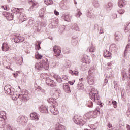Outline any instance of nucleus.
<instances>
[{
  "label": "nucleus",
  "instance_id": "obj_1",
  "mask_svg": "<svg viewBox=\"0 0 130 130\" xmlns=\"http://www.w3.org/2000/svg\"><path fill=\"white\" fill-rule=\"evenodd\" d=\"M89 97L92 100H93L94 102L99 100V95H98V91L95 88H92L89 92Z\"/></svg>",
  "mask_w": 130,
  "mask_h": 130
},
{
  "label": "nucleus",
  "instance_id": "obj_2",
  "mask_svg": "<svg viewBox=\"0 0 130 130\" xmlns=\"http://www.w3.org/2000/svg\"><path fill=\"white\" fill-rule=\"evenodd\" d=\"M74 119L75 123L78 124V125L82 126L86 123V122L82 119V117H81L80 115H76L74 116Z\"/></svg>",
  "mask_w": 130,
  "mask_h": 130
},
{
  "label": "nucleus",
  "instance_id": "obj_3",
  "mask_svg": "<svg viewBox=\"0 0 130 130\" xmlns=\"http://www.w3.org/2000/svg\"><path fill=\"white\" fill-rule=\"evenodd\" d=\"M54 56H59L61 53V48L58 46H54L53 47Z\"/></svg>",
  "mask_w": 130,
  "mask_h": 130
},
{
  "label": "nucleus",
  "instance_id": "obj_4",
  "mask_svg": "<svg viewBox=\"0 0 130 130\" xmlns=\"http://www.w3.org/2000/svg\"><path fill=\"white\" fill-rule=\"evenodd\" d=\"M4 91L6 94L12 95V86L10 85H6L4 87Z\"/></svg>",
  "mask_w": 130,
  "mask_h": 130
},
{
  "label": "nucleus",
  "instance_id": "obj_5",
  "mask_svg": "<svg viewBox=\"0 0 130 130\" xmlns=\"http://www.w3.org/2000/svg\"><path fill=\"white\" fill-rule=\"evenodd\" d=\"M42 69L43 70H48L49 69V63L48 61H42Z\"/></svg>",
  "mask_w": 130,
  "mask_h": 130
},
{
  "label": "nucleus",
  "instance_id": "obj_6",
  "mask_svg": "<svg viewBox=\"0 0 130 130\" xmlns=\"http://www.w3.org/2000/svg\"><path fill=\"white\" fill-rule=\"evenodd\" d=\"M5 16L8 21H13L14 20V16L8 12H5Z\"/></svg>",
  "mask_w": 130,
  "mask_h": 130
},
{
  "label": "nucleus",
  "instance_id": "obj_7",
  "mask_svg": "<svg viewBox=\"0 0 130 130\" xmlns=\"http://www.w3.org/2000/svg\"><path fill=\"white\" fill-rule=\"evenodd\" d=\"M50 111L53 114H54V115H57V114H58V110L53 106L50 107Z\"/></svg>",
  "mask_w": 130,
  "mask_h": 130
},
{
  "label": "nucleus",
  "instance_id": "obj_8",
  "mask_svg": "<svg viewBox=\"0 0 130 130\" xmlns=\"http://www.w3.org/2000/svg\"><path fill=\"white\" fill-rule=\"evenodd\" d=\"M81 61L84 63H87L89 64V63H90V59H89V57L88 56L84 55L81 59Z\"/></svg>",
  "mask_w": 130,
  "mask_h": 130
},
{
  "label": "nucleus",
  "instance_id": "obj_9",
  "mask_svg": "<svg viewBox=\"0 0 130 130\" xmlns=\"http://www.w3.org/2000/svg\"><path fill=\"white\" fill-rule=\"evenodd\" d=\"M10 49V46L7 43H3L2 45L3 51H8Z\"/></svg>",
  "mask_w": 130,
  "mask_h": 130
},
{
  "label": "nucleus",
  "instance_id": "obj_10",
  "mask_svg": "<svg viewBox=\"0 0 130 130\" xmlns=\"http://www.w3.org/2000/svg\"><path fill=\"white\" fill-rule=\"evenodd\" d=\"M40 111L42 113H47L48 112V110L47 108L43 105H42L40 107Z\"/></svg>",
  "mask_w": 130,
  "mask_h": 130
},
{
  "label": "nucleus",
  "instance_id": "obj_11",
  "mask_svg": "<svg viewBox=\"0 0 130 130\" xmlns=\"http://www.w3.org/2000/svg\"><path fill=\"white\" fill-rule=\"evenodd\" d=\"M63 87L66 93H71V90L70 89V86H69V84L67 83H64Z\"/></svg>",
  "mask_w": 130,
  "mask_h": 130
},
{
  "label": "nucleus",
  "instance_id": "obj_12",
  "mask_svg": "<svg viewBox=\"0 0 130 130\" xmlns=\"http://www.w3.org/2000/svg\"><path fill=\"white\" fill-rule=\"evenodd\" d=\"M104 56L106 58H110L111 57V53L107 50H106L104 52Z\"/></svg>",
  "mask_w": 130,
  "mask_h": 130
},
{
  "label": "nucleus",
  "instance_id": "obj_13",
  "mask_svg": "<svg viewBox=\"0 0 130 130\" xmlns=\"http://www.w3.org/2000/svg\"><path fill=\"white\" fill-rule=\"evenodd\" d=\"M30 117L32 120H38V119H39L38 115H37V113H32L30 114Z\"/></svg>",
  "mask_w": 130,
  "mask_h": 130
},
{
  "label": "nucleus",
  "instance_id": "obj_14",
  "mask_svg": "<svg viewBox=\"0 0 130 130\" xmlns=\"http://www.w3.org/2000/svg\"><path fill=\"white\" fill-rule=\"evenodd\" d=\"M92 114H93V112L90 111L89 112L86 113L84 115V117H87V118H93V116Z\"/></svg>",
  "mask_w": 130,
  "mask_h": 130
},
{
  "label": "nucleus",
  "instance_id": "obj_15",
  "mask_svg": "<svg viewBox=\"0 0 130 130\" xmlns=\"http://www.w3.org/2000/svg\"><path fill=\"white\" fill-rule=\"evenodd\" d=\"M35 68L36 69H37V70H39V71L42 70V62L37 63L35 65Z\"/></svg>",
  "mask_w": 130,
  "mask_h": 130
},
{
  "label": "nucleus",
  "instance_id": "obj_16",
  "mask_svg": "<svg viewBox=\"0 0 130 130\" xmlns=\"http://www.w3.org/2000/svg\"><path fill=\"white\" fill-rule=\"evenodd\" d=\"M40 44H41V42H40V41L36 42L35 49L36 50H39V49H41V47H40Z\"/></svg>",
  "mask_w": 130,
  "mask_h": 130
},
{
  "label": "nucleus",
  "instance_id": "obj_17",
  "mask_svg": "<svg viewBox=\"0 0 130 130\" xmlns=\"http://www.w3.org/2000/svg\"><path fill=\"white\" fill-rule=\"evenodd\" d=\"M18 98H19V99H21V101H23L24 102L27 101V97H26V95H25L19 94L18 95Z\"/></svg>",
  "mask_w": 130,
  "mask_h": 130
},
{
  "label": "nucleus",
  "instance_id": "obj_18",
  "mask_svg": "<svg viewBox=\"0 0 130 130\" xmlns=\"http://www.w3.org/2000/svg\"><path fill=\"white\" fill-rule=\"evenodd\" d=\"M64 20L67 22H71V20H72V17L69 14L66 15L64 17Z\"/></svg>",
  "mask_w": 130,
  "mask_h": 130
},
{
  "label": "nucleus",
  "instance_id": "obj_19",
  "mask_svg": "<svg viewBox=\"0 0 130 130\" xmlns=\"http://www.w3.org/2000/svg\"><path fill=\"white\" fill-rule=\"evenodd\" d=\"M13 13H16V14H18L20 13L21 11H24V9L23 8H13Z\"/></svg>",
  "mask_w": 130,
  "mask_h": 130
},
{
  "label": "nucleus",
  "instance_id": "obj_20",
  "mask_svg": "<svg viewBox=\"0 0 130 130\" xmlns=\"http://www.w3.org/2000/svg\"><path fill=\"white\" fill-rule=\"evenodd\" d=\"M35 56L36 59H41V58L43 57V56L40 54L38 52H36Z\"/></svg>",
  "mask_w": 130,
  "mask_h": 130
},
{
  "label": "nucleus",
  "instance_id": "obj_21",
  "mask_svg": "<svg viewBox=\"0 0 130 130\" xmlns=\"http://www.w3.org/2000/svg\"><path fill=\"white\" fill-rule=\"evenodd\" d=\"M44 2L47 6H49V5H52L53 4L52 0H44Z\"/></svg>",
  "mask_w": 130,
  "mask_h": 130
},
{
  "label": "nucleus",
  "instance_id": "obj_22",
  "mask_svg": "<svg viewBox=\"0 0 130 130\" xmlns=\"http://www.w3.org/2000/svg\"><path fill=\"white\" fill-rule=\"evenodd\" d=\"M46 84L50 87H55V86H56V84L54 82H47Z\"/></svg>",
  "mask_w": 130,
  "mask_h": 130
},
{
  "label": "nucleus",
  "instance_id": "obj_23",
  "mask_svg": "<svg viewBox=\"0 0 130 130\" xmlns=\"http://www.w3.org/2000/svg\"><path fill=\"white\" fill-rule=\"evenodd\" d=\"M118 5L120 8H122L123 5H124V2H123V0H119Z\"/></svg>",
  "mask_w": 130,
  "mask_h": 130
},
{
  "label": "nucleus",
  "instance_id": "obj_24",
  "mask_svg": "<svg viewBox=\"0 0 130 130\" xmlns=\"http://www.w3.org/2000/svg\"><path fill=\"white\" fill-rule=\"evenodd\" d=\"M23 46L24 48H29L30 47V44L27 42H24L23 43Z\"/></svg>",
  "mask_w": 130,
  "mask_h": 130
},
{
  "label": "nucleus",
  "instance_id": "obj_25",
  "mask_svg": "<svg viewBox=\"0 0 130 130\" xmlns=\"http://www.w3.org/2000/svg\"><path fill=\"white\" fill-rule=\"evenodd\" d=\"M69 73L71 75H74L75 76H79V72L77 71H73L72 70H70Z\"/></svg>",
  "mask_w": 130,
  "mask_h": 130
},
{
  "label": "nucleus",
  "instance_id": "obj_26",
  "mask_svg": "<svg viewBox=\"0 0 130 130\" xmlns=\"http://www.w3.org/2000/svg\"><path fill=\"white\" fill-rule=\"evenodd\" d=\"M48 102L50 104H53L54 103H56V101H55L53 98H49L48 99Z\"/></svg>",
  "mask_w": 130,
  "mask_h": 130
},
{
  "label": "nucleus",
  "instance_id": "obj_27",
  "mask_svg": "<svg viewBox=\"0 0 130 130\" xmlns=\"http://www.w3.org/2000/svg\"><path fill=\"white\" fill-rule=\"evenodd\" d=\"M98 113H99V111L95 110L92 112V118H95V117H97V116L98 115Z\"/></svg>",
  "mask_w": 130,
  "mask_h": 130
},
{
  "label": "nucleus",
  "instance_id": "obj_28",
  "mask_svg": "<svg viewBox=\"0 0 130 130\" xmlns=\"http://www.w3.org/2000/svg\"><path fill=\"white\" fill-rule=\"evenodd\" d=\"M6 112L5 111H1L0 112V117H2V118H6Z\"/></svg>",
  "mask_w": 130,
  "mask_h": 130
},
{
  "label": "nucleus",
  "instance_id": "obj_29",
  "mask_svg": "<svg viewBox=\"0 0 130 130\" xmlns=\"http://www.w3.org/2000/svg\"><path fill=\"white\" fill-rule=\"evenodd\" d=\"M41 78L42 79H46L47 78V73H42L40 75Z\"/></svg>",
  "mask_w": 130,
  "mask_h": 130
},
{
  "label": "nucleus",
  "instance_id": "obj_30",
  "mask_svg": "<svg viewBox=\"0 0 130 130\" xmlns=\"http://www.w3.org/2000/svg\"><path fill=\"white\" fill-rule=\"evenodd\" d=\"M56 130H64V127H63V126L59 125L56 127Z\"/></svg>",
  "mask_w": 130,
  "mask_h": 130
},
{
  "label": "nucleus",
  "instance_id": "obj_31",
  "mask_svg": "<svg viewBox=\"0 0 130 130\" xmlns=\"http://www.w3.org/2000/svg\"><path fill=\"white\" fill-rule=\"evenodd\" d=\"M1 8H2V9H4V10H5V11H9L10 9V8H9V6L8 5L2 6H1Z\"/></svg>",
  "mask_w": 130,
  "mask_h": 130
},
{
  "label": "nucleus",
  "instance_id": "obj_32",
  "mask_svg": "<svg viewBox=\"0 0 130 130\" xmlns=\"http://www.w3.org/2000/svg\"><path fill=\"white\" fill-rule=\"evenodd\" d=\"M129 28H130V23L128 24L127 27L124 28V31L125 33H127V32L129 31Z\"/></svg>",
  "mask_w": 130,
  "mask_h": 130
},
{
  "label": "nucleus",
  "instance_id": "obj_33",
  "mask_svg": "<svg viewBox=\"0 0 130 130\" xmlns=\"http://www.w3.org/2000/svg\"><path fill=\"white\" fill-rule=\"evenodd\" d=\"M18 40H19V42H23V41H25V38L19 36L18 37Z\"/></svg>",
  "mask_w": 130,
  "mask_h": 130
},
{
  "label": "nucleus",
  "instance_id": "obj_34",
  "mask_svg": "<svg viewBox=\"0 0 130 130\" xmlns=\"http://www.w3.org/2000/svg\"><path fill=\"white\" fill-rule=\"evenodd\" d=\"M119 14H120L121 15H122V14H124V10L122 9V8L120 9L118 11Z\"/></svg>",
  "mask_w": 130,
  "mask_h": 130
},
{
  "label": "nucleus",
  "instance_id": "obj_35",
  "mask_svg": "<svg viewBox=\"0 0 130 130\" xmlns=\"http://www.w3.org/2000/svg\"><path fill=\"white\" fill-rule=\"evenodd\" d=\"M95 50H96V48H95V47H92L90 49H89L90 52H95Z\"/></svg>",
  "mask_w": 130,
  "mask_h": 130
},
{
  "label": "nucleus",
  "instance_id": "obj_36",
  "mask_svg": "<svg viewBox=\"0 0 130 130\" xmlns=\"http://www.w3.org/2000/svg\"><path fill=\"white\" fill-rule=\"evenodd\" d=\"M87 105L88 107H93V103L92 102L89 101L87 103Z\"/></svg>",
  "mask_w": 130,
  "mask_h": 130
},
{
  "label": "nucleus",
  "instance_id": "obj_37",
  "mask_svg": "<svg viewBox=\"0 0 130 130\" xmlns=\"http://www.w3.org/2000/svg\"><path fill=\"white\" fill-rule=\"evenodd\" d=\"M78 88H82L83 87V83L81 82H79L78 84Z\"/></svg>",
  "mask_w": 130,
  "mask_h": 130
},
{
  "label": "nucleus",
  "instance_id": "obj_38",
  "mask_svg": "<svg viewBox=\"0 0 130 130\" xmlns=\"http://www.w3.org/2000/svg\"><path fill=\"white\" fill-rule=\"evenodd\" d=\"M14 42H15V43H18L20 42V40H19L18 37L14 39Z\"/></svg>",
  "mask_w": 130,
  "mask_h": 130
},
{
  "label": "nucleus",
  "instance_id": "obj_39",
  "mask_svg": "<svg viewBox=\"0 0 130 130\" xmlns=\"http://www.w3.org/2000/svg\"><path fill=\"white\" fill-rule=\"evenodd\" d=\"M30 4H32V7H35L37 5V3H34V1H29Z\"/></svg>",
  "mask_w": 130,
  "mask_h": 130
},
{
  "label": "nucleus",
  "instance_id": "obj_40",
  "mask_svg": "<svg viewBox=\"0 0 130 130\" xmlns=\"http://www.w3.org/2000/svg\"><path fill=\"white\" fill-rule=\"evenodd\" d=\"M54 14H55V15H56V16H58L59 15V12L57 11H56V10H55L54 11Z\"/></svg>",
  "mask_w": 130,
  "mask_h": 130
},
{
  "label": "nucleus",
  "instance_id": "obj_41",
  "mask_svg": "<svg viewBox=\"0 0 130 130\" xmlns=\"http://www.w3.org/2000/svg\"><path fill=\"white\" fill-rule=\"evenodd\" d=\"M81 15H82V13L81 12L79 11L76 17L77 18H79V17H80V16H81Z\"/></svg>",
  "mask_w": 130,
  "mask_h": 130
},
{
  "label": "nucleus",
  "instance_id": "obj_42",
  "mask_svg": "<svg viewBox=\"0 0 130 130\" xmlns=\"http://www.w3.org/2000/svg\"><path fill=\"white\" fill-rule=\"evenodd\" d=\"M19 61H20V62H17V63L18 64H20V65L22 64V63H23V61H22V59H19Z\"/></svg>",
  "mask_w": 130,
  "mask_h": 130
},
{
  "label": "nucleus",
  "instance_id": "obj_43",
  "mask_svg": "<svg viewBox=\"0 0 130 130\" xmlns=\"http://www.w3.org/2000/svg\"><path fill=\"white\" fill-rule=\"evenodd\" d=\"M125 75H126V73L125 72H122V78H124Z\"/></svg>",
  "mask_w": 130,
  "mask_h": 130
},
{
  "label": "nucleus",
  "instance_id": "obj_44",
  "mask_svg": "<svg viewBox=\"0 0 130 130\" xmlns=\"http://www.w3.org/2000/svg\"><path fill=\"white\" fill-rule=\"evenodd\" d=\"M13 75H14V78H17V77H18V73H13Z\"/></svg>",
  "mask_w": 130,
  "mask_h": 130
},
{
  "label": "nucleus",
  "instance_id": "obj_45",
  "mask_svg": "<svg viewBox=\"0 0 130 130\" xmlns=\"http://www.w3.org/2000/svg\"><path fill=\"white\" fill-rule=\"evenodd\" d=\"M108 127H109V128H110L111 127H112V125H111V124H108Z\"/></svg>",
  "mask_w": 130,
  "mask_h": 130
},
{
  "label": "nucleus",
  "instance_id": "obj_46",
  "mask_svg": "<svg viewBox=\"0 0 130 130\" xmlns=\"http://www.w3.org/2000/svg\"><path fill=\"white\" fill-rule=\"evenodd\" d=\"M112 104H113V105H115V104H116V101H114L112 102Z\"/></svg>",
  "mask_w": 130,
  "mask_h": 130
},
{
  "label": "nucleus",
  "instance_id": "obj_47",
  "mask_svg": "<svg viewBox=\"0 0 130 130\" xmlns=\"http://www.w3.org/2000/svg\"><path fill=\"white\" fill-rule=\"evenodd\" d=\"M126 127L127 128V130H130V126H129V125H127Z\"/></svg>",
  "mask_w": 130,
  "mask_h": 130
},
{
  "label": "nucleus",
  "instance_id": "obj_48",
  "mask_svg": "<svg viewBox=\"0 0 130 130\" xmlns=\"http://www.w3.org/2000/svg\"><path fill=\"white\" fill-rule=\"evenodd\" d=\"M40 16H41V17H43V16H44V12H43L42 14Z\"/></svg>",
  "mask_w": 130,
  "mask_h": 130
},
{
  "label": "nucleus",
  "instance_id": "obj_49",
  "mask_svg": "<svg viewBox=\"0 0 130 130\" xmlns=\"http://www.w3.org/2000/svg\"><path fill=\"white\" fill-rule=\"evenodd\" d=\"M70 83V85H74V82H69Z\"/></svg>",
  "mask_w": 130,
  "mask_h": 130
},
{
  "label": "nucleus",
  "instance_id": "obj_50",
  "mask_svg": "<svg viewBox=\"0 0 130 130\" xmlns=\"http://www.w3.org/2000/svg\"><path fill=\"white\" fill-rule=\"evenodd\" d=\"M79 81H83V78H81V80L79 79Z\"/></svg>",
  "mask_w": 130,
  "mask_h": 130
},
{
  "label": "nucleus",
  "instance_id": "obj_51",
  "mask_svg": "<svg viewBox=\"0 0 130 130\" xmlns=\"http://www.w3.org/2000/svg\"><path fill=\"white\" fill-rule=\"evenodd\" d=\"M19 89H21V87H20V86L18 87Z\"/></svg>",
  "mask_w": 130,
  "mask_h": 130
},
{
  "label": "nucleus",
  "instance_id": "obj_52",
  "mask_svg": "<svg viewBox=\"0 0 130 130\" xmlns=\"http://www.w3.org/2000/svg\"><path fill=\"white\" fill-rule=\"evenodd\" d=\"M40 13H41V10L40 11L39 14H40Z\"/></svg>",
  "mask_w": 130,
  "mask_h": 130
},
{
  "label": "nucleus",
  "instance_id": "obj_53",
  "mask_svg": "<svg viewBox=\"0 0 130 130\" xmlns=\"http://www.w3.org/2000/svg\"><path fill=\"white\" fill-rule=\"evenodd\" d=\"M63 78H64V77H66V76H63Z\"/></svg>",
  "mask_w": 130,
  "mask_h": 130
},
{
  "label": "nucleus",
  "instance_id": "obj_54",
  "mask_svg": "<svg viewBox=\"0 0 130 130\" xmlns=\"http://www.w3.org/2000/svg\"><path fill=\"white\" fill-rule=\"evenodd\" d=\"M75 4H77V2H76Z\"/></svg>",
  "mask_w": 130,
  "mask_h": 130
}]
</instances>
